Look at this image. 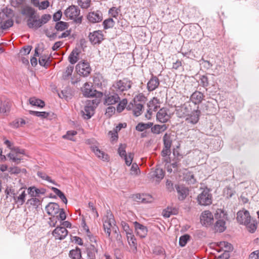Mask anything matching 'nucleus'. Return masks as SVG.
Segmentation results:
<instances>
[{
    "label": "nucleus",
    "mask_w": 259,
    "mask_h": 259,
    "mask_svg": "<svg viewBox=\"0 0 259 259\" xmlns=\"http://www.w3.org/2000/svg\"><path fill=\"white\" fill-rule=\"evenodd\" d=\"M51 18V16L50 14H44L40 18H39L38 14H37L35 16V18H33L31 20H26L27 25L29 28L37 30L49 22Z\"/></svg>",
    "instance_id": "obj_1"
},
{
    "label": "nucleus",
    "mask_w": 259,
    "mask_h": 259,
    "mask_svg": "<svg viewBox=\"0 0 259 259\" xmlns=\"http://www.w3.org/2000/svg\"><path fill=\"white\" fill-rule=\"evenodd\" d=\"M80 12L77 6L72 5L65 11L64 14L67 18L73 20L75 23L80 24L82 19V16H79Z\"/></svg>",
    "instance_id": "obj_2"
},
{
    "label": "nucleus",
    "mask_w": 259,
    "mask_h": 259,
    "mask_svg": "<svg viewBox=\"0 0 259 259\" xmlns=\"http://www.w3.org/2000/svg\"><path fill=\"white\" fill-rule=\"evenodd\" d=\"M132 81L127 78L117 80L113 84V87L118 93H122L130 89L132 87Z\"/></svg>",
    "instance_id": "obj_3"
},
{
    "label": "nucleus",
    "mask_w": 259,
    "mask_h": 259,
    "mask_svg": "<svg viewBox=\"0 0 259 259\" xmlns=\"http://www.w3.org/2000/svg\"><path fill=\"white\" fill-rule=\"evenodd\" d=\"M197 201L200 205H208L212 203V196L207 188L204 189L197 196Z\"/></svg>",
    "instance_id": "obj_4"
},
{
    "label": "nucleus",
    "mask_w": 259,
    "mask_h": 259,
    "mask_svg": "<svg viewBox=\"0 0 259 259\" xmlns=\"http://www.w3.org/2000/svg\"><path fill=\"white\" fill-rule=\"evenodd\" d=\"M76 71L80 76L87 77L91 72V68L88 62H79L76 66Z\"/></svg>",
    "instance_id": "obj_5"
},
{
    "label": "nucleus",
    "mask_w": 259,
    "mask_h": 259,
    "mask_svg": "<svg viewBox=\"0 0 259 259\" xmlns=\"http://www.w3.org/2000/svg\"><path fill=\"white\" fill-rule=\"evenodd\" d=\"M103 227L105 232L108 235V237H110L111 234V230L115 229V220L112 214L105 217L104 219Z\"/></svg>",
    "instance_id": "obj_6"
},
{
    "label": "nucleus",
    "mask_w": 259,
    "mask_h": 259,
    "mask_svg": "<svg viewBox=\"0 0 259 259\" xmlns=\"http://www.w3.org/2000/svg\"><path fill=\"white\" fill-rule=\"evenodd\" d=\"M82 92L83 95L86 97H102L103 94L100 92L97 91L95 90L92 89L91 86L88 82L84 84L83 87L82 89Z\"/></svg>",
    "instance_id": "obj_7"
},
{
    "label": "nucleus",
    "mask_w": 259,
    "mask_h": 259,
    "mask_svg": "<svg viewBox=\"0 0 259 259\" xmlns=\"http://www.w3.org/2000/svg\"><path fill=\"white\" fill-rule=\"evenodd\" d=\"M90 42L93 45L100 44L104 39V35L101 30L94 31L90 32L89 35Z\"/></svg>",
    "instance_id": "obj_8"
},
{
    "label": "nucleus",
    "mask_w": 259,
    "mask_h": 259,
    "mask_svg": "<svg viewBox=\"0 0 259 259\" xmlns=\"http://www.w3.org/2000/svg\"><path fill=\"white\" fill-rule=\"evenodd\" d=\"M87 19L91 23H99L103 20V14L99 10L90 12L87 15Z\"/></svg>",
    "instance_id": "obj_9"
},
{
    "label": "nucleus",
    "mask_w": 259,
    "mask_h": 259,
    "mask_svg": "<svg viewBox=\"0 0 259 259\" xmlns=\"http://www.w3.org/2000/svg\"><path fill=\"white\" fill-rule=\"evenodd\" d=\"M88 257L90 259H96L102 257L101 251H98L97 247L93 244L88 245L86 249Z\"/></svg>",
    "instance_id": "obj_10"
},
{
    "label": "nucleus",
    "mask_w": 259,
    "mask_h": 259,
    "mask_svg": "<svg viewBox=\"0 0 259 259\" xmlns=\"http://www.w3.org/2000/svg\"><path fill=\"white\" fill-rule=\"evenodd\" d=\"M219 245L221 247L224 248V252L219 256L218 259H229L230 257V252L233 249L232 244L227 242L222 241L220 242Z\"/></svg>",
    "instance_id": "obj_11"
},
{
    "label": "nucleus",
    "mask_w": 259,
    "mask_h": 259,
    "mask_svg": "<svg viewBox=\"0 0 259 259\" xmlns=\"http://www.w3.org/2000/svg\"><path fill=\"white\" fill-rule=\"evenodd\" d=\"M21 13L25 17L26 20L35 18V16L38 14L37 11L34 8L29 6L24 7L21 10Z\"/></svg>",
    "instance_id": "obj_12"
},
{
    "label": "nucleus",
    "mask_w": 259,
    "mask_h": 259,
    "mask_svg": "<svg viewBox=\"0 0 259 259\" xmlns=\"http://www.w3.org/2000/svg\"><path fill=\"white\" fill-rule=\"evenodd\" d=\"M191 107L189 103H185L181 106L178 107L176 109V114L180 118L187 117L191 111Z\"/></svg>",
    "instance_id": "obj_13"
},
{
    "label": "nucleus",
    "mask_w": 259,
    "mask_h": 259,
    "mask_svg": "<svg viewBox=\"0 0 259 259\" xmlns=\"http://www.w3.org/2000/svg\"><path fill=\"white\" fill-rule=\"evenodd\" d=\"M213 220V215L210 211L205 210L202 212L200 216V222L203 226L206 227L210 226Z\"/></svg>",
    "instance_id": "obj_14"
},
{
    "label": "nucleus",
    "mask_w": 259,
    "mask_h": 259,
    "mask_svg": "<svg viewBox=\"0 0 259 259\" xmlns=\"http://www.w3.org/2000/svg\"><path fill=\"white\" fill-rule=\"evenodd\" d=\"M237 220L241 225L247 224L250 221L251 217L248 210L239 211L237 213Z\"/></svg>",
    "instance_id": "obj_15"
},
{
    "label": "nucleus",
    "mask_w": 259,
    "mask_h": 259,
    "mask_svg": "<svg viewBox=\"0 0 259 259\" xmlns=\"http://www.w3.org/2000/svg\"><path fill=\"white\" fill-rule=\"evenodd\" d=\"M49 219L48 224L51 227H55L57 223L58 220L60 221H64L66 218V215L64 209L62 208L58 215H51Z\"/></svg>",
    "instance_id": "obj_16"
},
{
    "label": "nucleus",
    "mask_w": 259,
    "mask_h": 259,
    "mask_svg": "<svg viewBox=\"0 0 259 259\" xmlns=\"http://www.w3.org/2000/svg\"><path fill=\"white\" fill-rule=\"evenodd\" d=\"M68 233L65 227L57 226L52 232V235L56 239L63 240L67 236Z\"/></svg>",
    "instance_id": "obj_17"
},
{
    "label": "nucleus",
    "mask_w": 259,
    "mask_h": 259,
    "mask_svg": "<svg viewBox=\"0 0 259 259\" xmlns=\"http://www.w3.org/2000/svg\"><path fill=\"white\" fill-rule=\"evenodd\" d=\"M26 194L24 188L22 187L17 191V194L14 198V202L18 205H22L25 201Z\"/></svg>",
    "instance_id": "obj_18"
},
{
    "label": "nucleus",
    "mask_w": 259,
    "mask_h": 259,
    "mask_svg": "<svg viewBox=\"0 0 259 259\" xmlns=\"http://www.w3.org/2000/svg\"><path fill=\"white\" fill-rule=\"evenodd\" d=\"M120 100L119 95L117 93H109L105 95L104 104L112 105L118 103Z\"/></svg>",
    "instance_id": "obj_19"
},
{
    "label": "nucleus",
    "mask_w": 259,
    "mask_h": 259,
    "mask_svg": "<svg viewBox=\"0 0 259 259\" xmlns=\"http://www.w3.org/2000/svg\"><path fill=\"white\" fill-rule=\"evenodd\" d=\"M61 209L59 204L55 202H50L46 206V210L50 215H56L58 213H60Z\"/></svg>",
    "instance_id": "obj_20"
},
{
    "label": "nucleus",
    "mask_w": 259,
    "mask_h": 259,
    "mask_svg": "<svg viewBox=\"0 0 259 259\" xmlns=\"http://www.w3.org/2000/svg\"><path fill=\"white\" fill-rule=\"evenodd\" d=\"M200 113L201 112L198 108L196 110L193 111L190 114L189 113L186 118V121L188 123L195 124L199 121Z\"/></svg>",
    "instance_id": "obj_21"
},
{
    "label": "nucleus",
    "mask_w": 259,
    "mask_h": 259,
    "mask_svg": "<svg viewBox=\"0 0 259 259\" xmlns=\"http://www.w3.org/2000/svg\"><path fill=\"white\" fill-rule=\"evenodd\" d=\"M134 226L137 235L141 238H145L148 232L147 227L137 222L134 223Z\"/></svg>",
    "instance_id": "obj_22"
},
{
    "label": "nucleus",
    "mask_w": 259,
    "mask_h": 259,
    "mask_svg": "<svg viewBox=\"0 0 259 259\" xmlns=\"http://www.w3.org/2000/svg\"><path fill=\"white\" fill-rule=\"evenodd\" d=\"M160 81L158 78L156 76H154L152 74L147 84L148 91L149 92L154 91L158 87Z\"/></svg>",
    "instance_id": "obj_23"
},
{
    "label": "nucleus",
    "mask_w": 259,
    "mask_h": 259,
    "mask_svg": "<svg viewBox=\"0 0 259 259\" xmlns=\"http://www.w3.org/2000/svg\"><path fill=\"white\" fill-rule=\"evenodd\" d=\"M169 116L167 114L166 109L162 108L159 110L156 114L157 119L161 123H165L169 119Z\"/></svg>",
    "instance_id": "obj_24"
},
{
    "label": "nucleus",
    "mask_w": 259,
    "mask_h": 259,
    "mask_svg": "<svg viewBox=\"0 0 259 259\" xmlns=\"http://www.w3.org/2000/svg\"><path fill=\"white\" fill-rule=\"evenodd\" d=\"M151 179H155V181L159 182L164 176V172L161 168H157L152 171L150 174Z\"/></svg>",
    "instance_id": "obj_25"
},
{
    "label": "nucleus",
    "mask_w": 259,
    "mask_h": 259,
    "mask_svg": "<svg viewBox=\"0 0 259 259\" xmlns=\"http://www.w3.org/2000/svg\"><path fill=\"white\" fill-rule=\"evenodd\" d=\"M204 98L203 93L199 91L194 92L190 97V100L195 105L199 104Z\"/></svg>",
    "instance_id": "obj_26"
},
{
    "label": "nucleus",
    "mask_w": 259,
    "mask_h": 259,
    "mask_svg": "<svg viewBox=\"0 0 259 259\" xmlns=\"http://www.w3.org/2000/svg\"><path fill=\"white\" fill-rule=\"evenodd\" d=\"M46 191V189L44 188L38 189L34 186L30 187L27 189L28 194L34 197L39 196V194H44Z\"/></svg>",
    "instance_id": "obj_27"
},
{
    "label": "nucleus",
    "mask_w": 259,
    "mask_h": 259,
    "mask_svg": "<svg viewBox=\"0 0 259 259\" xmlns=\"http://www.w3.org/2000/svg\"><path fill=\"white\" fill-rule=\"evenodd\" d=\"M176 190L178 193V199L180 200H184L188 195V189L186 187L181 186H176Z\"/></svg>",
    "instance_id": "obj_28"
},
{
    "label": "nucleus",
    "mask_w": 259,
    "mask_h": 259,
    "mask_svg": "<svg viewBox=\"0 0 259 259\" xmlns=\"http://www.w3.org/2000/svg\"><path fill=\"white\" fill-rule=\"evenodd\" d=\"M95 109L94 107L86 104L84 108V110L81 111L84 118L86 119L91 118L94 114Z\"/></svg>",
    "instance_id": "obj_29"
},
{
    "label": "nucleus",
    "mask_w": 259,
    "mask_h": 259,
    "mask_svg": "<svg viewBox=\"0 0 259 259\" xmlns=\"http://www.w3.org/2000/svg\"><path fill=\"white\" fill-rule=\"evenodd\" d=\"M1 28L3 30H7L13 25L14 21L12 19L0 17Z\"/></svg>",
    "instance_id": "obj_30"
},
{
    "label": "nucleus",
    "mask_w": 259,
    "mask_h": 259,
    "mask_svg": "<svg viewBox=\"0 0 259 259\" xmlns=\"http://www.w3.org/2000/svg\"><path fill=\"white\" fill-rule=\"evenodd\" d=\"M91 149L96 155L99 158L102 159L104 161H106L108 159V155L105 154L103 151L100 150L97 146H92Z\"/></svg>",
    "instance_id": "obj_31"
},
{
    "label": "nucleus",
    "mask_w": 259,
    "mask_h": 259,
    "mask_svg": "<svg viewBox=\"0 0 259 259\" xmlns=\"http://www.w3.org/2000/svg\"><path fill=\"white\" fill-rule=\"evenodd\" d=\"M167 128V125L164 124L162 125L155 124L151 127V131L153 134L158 135L166 131Z\"/></svg>",
    "instance_id": "obj_32"
},
{
    "label": "nucleus",
    "mask_w": 259,
    "mask_h": 259,
    "mask_svg": "<svg viewBox=\"0 0 259 259\" xmlns=\"http://www.w3.org/2000/svg\"><path fill=\"white\" fill-rule=\"evenodd\" d=\"M226 222L223 220L219 219L215 223L214 229L217 232H223L226 229Z\"/></svg>",
    "instance_id": "obj_33"
},
{
    "label": "nucleus",
    "mask_w": 259,
    "mask_h": 259,
    "mask_svg": "<svg viewBox=\"0 0 259 259\" xmlns=\"http://www.w3.org/2000/svg\"><path fill=\"white\" fill-rule=\"evenodd\" d=\"M126 237L130 246L133 248L134 251L137 250V240L133 233L127 235Z\"/></svg>",
    "instance_id": "obj_34"
},
{
    "label": "nucleus",
    "mask_w": 259,
    "mask_h": 259,
    "mask_svg": "<svg viewBox=\"0 0 259 259\" xmlns=\"http://www.w3.org/2000/svg\"><path fill=\"white\" fill-rule=\"evenodd\" d=\"M79 52L77 49L75 48L71 53L69 56L68 59L69 62L72 64L76 63L78 60Z\"/></svg>",
    "instance_id": "obj_35"
},
{
    "label": "nucleus",
    "mask_w": 259,
    "mask_h": 259,
    "mask_svg": "<svg viewBox=\"0 0 259 259\" xmlns=\"http://www.w3.org/2000/svg\"><path fill=\"white\" fill-rule=\"evenodd\" d=\"M38 62L40 65L45 67L47 68L50 65L51 62V60L49 57H48L46 55L41 56L38 60Z\"/></svg>",
    "instance_id": "obj_36"
},
{
    "label": "nucleus",
    "mask_w": 259,
    "mask_h": 259,
    "mask_svg": "<svg viewBox=\"0 0 259 259\" xmlns=\"http://www.w3.org/2000/svg\"><path fill=\"white\" fill-rule=\"evenodd\" d=\"M29 103L34 106L42 108L45 106V102L39 99L36 98L35 97H31L29 100Z\"/></svg>",
    "instance_id": "obj_37"
},
{
    "label": "nucleus",
    "mask_w": 259,
    "mask_h": 259,
    "mask_svg": "<svg viewBox=\"0 0 259 259\" xmlns=\"http://www.w3.org/2000/svg\"><path fill=\"white\" fill-rule=\"evenodd\" d=\"M160 101L157 98H153L152 100L149 101L148 104V107L150 108V110H153L156 111L158 108H159Z\"/></svg>",
    "instance_id": "obj_38"
},
{
    "label": "nucleus",
    "mask_w": 259,
    "mask_h": 259,
    "mask_svg": "<svg viewBox=\"0 0 259 259\" xmlns=\"http://www.w3.org/2000/svg\"><path fill=\"white\" fill-rule=\"evenodd\" d=\"M153 123L152 122H149L148 123L140 122L136 126V130L139 132H143L144 130L150 128Z\"/></svg>",
    "instance_id": "obj_39"
},
{
    "label": "nucleus",
    "mask_w": 259,
    "mask_h": 259,
    "mask_svg": "<svg viewBox=\"0 0 259 259\" xmlns=\"http://www.w3.org/2000/svg\"><path fill=\"white\" fill-rule=\"evenodd\" d=\"M74 69V67L72 65H69L66 68L65 71L63 72L62 74V79L63 80H68L69 77L71 76L72 73L73 72Z\"/></svg>",
    "instance_id": "obj_40"
},
{
    "label": "nucleus",
    "mask_w": 259,
    "mask_h": 259,
    "mask_svg": "<svg viewBox=\"0 0 259 259\" xmlns=\"http://www.w3.org/2000/svg\"><path fill=\"white\" fill-rule=\"evenodd\" d=\"M257 225V223L255 220H251V219H250V221H249V223L244 225L246 226L249 232L253 233L256 229Z\"/></svg>",
    "instance_id": "obj_41"
},
{
    "label": "nucleus",
    "mask_w": 259,
    "mask_h": 259,
    "mask_svg": "<svg viewBox=\"0 0 259 259\" xmlns=\"http://www.w3.org/2000/svg\"><path fill=\"white\" fill-rule=\"evenodd\" d=\"M14 12L11 9L6 8L3 10L2 13H0V17L3 18L5 19L6 18H11L14 16Z\"/></svg>",
    "instance_id": "obj_42"
},
{
    "label": "nucleus",
    "mask_w": 259,
    "mask_h": 259,
    "mask_svg": "<svg viewBox=\"0 0 259 259\" xmlns=\"http://www.w3.org/2000/svg\"><path fill=\"white\" fill-rule=\"evenodd\" d=\"M29 112L31 115H35L41 118H48L51 114V113L50 112L35 111L32 110H29Z\"/></svg>",
    "instance_id": "obj_43"
},
{
    "label": "nucleus",
    "mask_w": 259,
    "mask_h": 259,
    "mask_svg": "<svg viewBox=\"0 0 259 259\" xmlns=\"http://www.w3.org/2000/svg\"><path fill=\"white\" fill-rule=\"evenodd\" d=\"M52 190L65 204L67 203V199L66 196L60 190L55 187H52Z\"/></svg>",
    "instance_id": "obj_44"
},
{
    "label": "nucleus",
    "mask_w": 259,
    "mask_h": 259,
    "mask_svg": "<svg viewBox=\"0 0 259 259\" xmlns=\"http://www.w3.org/2000/svg\"><path fill=\"white\" fill-rule=\"evenodd\" d=\"M69 256L71 259H80L81 257V250L79 248L70 251Z\"/></svg>",
    "instance_id": "obj_45"
},
{
    "label": "nucleus",
    "mask_w": 259,
    "mask_h": 259,
    "mask_svg": "<svg viewBox=\"0 0 259 259\" xmlns=\"http://www.w3.org/2000/svg\"><path fill=\"white\" fill-rule=\"evenodd\" d=\"M135 107H134L133 112L136 116H139L142 114V109L143 108V105L141 103H134Z\"/></svg>",
    "instance_id": "obj_46"
},
{
    "label": "nucleus",
    "mask_w": 259,
    "mask_h": 259,
    "mask_svg": "<svg viewBox=\"0 0 259 259\" xmlns=\"http://www.w3.org/2000/svg\"><path fill=\"white\" fill-rule=\"evenodd\" d=\"M115 24V22L112 18L105 19L103 22V27L105 29L112 28Z\"/></svg>",
    "instance_id": "obj_47"
},
{
    "label": "nucleus",
    "mask_w": 259,
    "mask_h": 259,
    "mask_svg": "<svg viewBox=\"0 0 259 259\" xmlns=\"http://www.w3.org/2000/svg\"><path fill=\"white\" fill-rule=\"evenodd\" d=\"M68 26V24L67 22L59 21L56 23L55 28L58 31H63L67 29Z\"/></svg>",
    "instance_id": "obj_48"
},
{
    "label": "nucleus",
    "mask_w": 259,
    "mask_h": 259,
    "mask_svg": "<svg viewBox=\"0 0 259 259\" xmlns=\"http://www.w3.org/2000/svg\"><path fill=\"white\" fill-rule=\"evenodd\" d=\"M163 141L164 146L171 147L172 144V140L171 139V136L170 134L165 133L163 137Z\"/></svg>",
    "instance_id": "obj_49"
},
{
    "label": "nucleus",
    "mask_w": 259,
    "mask_h": 259,
    "mask_svg": "<svg viewBox=\"0 0 259 259\" xmlns=\"http://www.w3.org/2000/svg\"><path fill=\"white\" fill-rule=\"evenodd\" d=\"M26 204H30L36 208L40 205V201L39 199L32 197V198L27 200Z\"/></svg>",
    "instance_id": "obj_50"
},
{
    "label": "nucleus",
    "mask_w": 259,
    "mask_h": 259,
    "mask_svg": "<svg viewBox=\"0 0 259 259\" xmlns=\"http://www.w3.org/2000/svg\"><path fill=\"white\" fill-rule=\"evenodd\" d=\"M77 3L82 9H87L90 7L91 0H77Z\"/></svg>",
    "instance_id": "obj_51"
},
{
    "label": "nucleus",
    "mask_w": 259,
    "mask_h": 259,
    "mask_svg": "<svg viewBox=\"0 0 259 259\" xmlns=\"http://www.w3.org/2000/svg\"><path fill=\"white\" fill-rule=\"evenodd\" d=\"M37 175L39 178H41L42 180H45L49 182L50 183H51L54 185H56L55 182L54 180H52L51 177L48 176L45 173H44L41 171H38Z\"/></svg>",
    "instance_id": "obj_52"
},
{
    "label": "nucleus",
    "mask_w": 259,
    "mask_h": 259,
    "mask_svg": "<svg viewBox=\"0 0 259 259\" xmlns=\"http://www.w3.org/2000/svg\"><path fill=\"white\" fill-rule=\"evenodd\" d=\"M127 103V100L126 99H123L121 101H119L117 106V111L118 112H122L124 110Z\"/></svg>",
    "instance_id": "obj_53"
},
{
    "label": "nucleus",
    "mask_w": 259,
    "mask_h": 259,
    "mask_svg": "<svg viewBox=\"0 0 259 259\" xmlns=\"http://www.w3.org/2000/svg\"><path fill=\"white\" fill-rule=\"evenodd\" d=\"M190 235L188 234L182 236L179 239V245L182 247L185 246L188 241L190 239Z\"/></svg>",
    "instance_id": "obj_54"
},
{
    "label": "nucleus",
    "mask_w": 259,
    "mask_h": 259,
    "mask_svg": "<svg viewBox=\"0 0 259 259\" xmlns=\"http://www.w3.org/2000/svg\"><path fill=\"white\" fill-rule=\"evenodd\" d=\"M200 85L206 88L209 85V81L208 77L205 75H201L199 78Z\"/></svg>",
    "instance_id": "obj_55"
},
{
    "label": "nucleus",
    "mask_w": 259,
    "mask_h": 259,
    "mask_svg": "<svg viewBox=\"0 0 259 259\" xmlns=\"http://www.w3.org/2000/svg\"><path fill=\"white\" fill-rule=\"evenodd\" d=\"M134 153L131 152L123 158L125 160V164L127 166H130L132 164V162L134 158Z\"/></svg>",
    "instance_id": "obj_56"
},
{
    "label": "nucleus",
    "mask_w": 259,
    "mask_h": 259,
    "mask_svg": "<svg viewBox=\"0 0 259 259\" xmlns=\"http://www.w3.org/2000/svg\"><path fill=\"white\" fill-rule=\"evenodd\" d=\"M77 134V132L75 131H69L67 132L66 134L63 136V138L66 139L71 141H74L73 137Z\"/></svg>",
    "instance_id": "obj_57"
},
{
    "label": "nucleus",
    "mask_w": 259,
    "mask_h": 259,
    "mask_svg": "<svg viewBox=\"0 0 259 259\" xmlns=\"http://www.w3.org/2000/svg\"><path fill=\"white\" fill-rule=\"evenodd\" d=\"M153 200L154 199L151 195L144 194V196H143V198L142 199V203H152L153 201Z\"/></svg>",
    "instance_id": "obj_58"
},
{
    "label": "nucleus",
    "mask_w": 259,
    "mask_h": 259,
    "mask_svg": "<svg viewBox=\"0 0 259 259\" xmlns=\"http://www.w3.org/2000/svg\"><path fill=\"white\" fill-rule=\"evenodd\" d=\"M121 225L124 231L125 232L126 235L133 233L132 230L130 228L129 225L127 223L125 222H121Z\"/></svg>",
    "instance_id": "obj_59"
},
{
    "label": "nucleus",
    "mask_w": 259,
    "mask_h": 259,
    "mask_svg": "<svg viewBox=\"0 0 259 259\" xmlns=\"http://www.w3.org/2000/svg\"><path fill=\"white\" fill-rule=\"evenodd\" d=\"M125 149V145L122 144H120L118 149V153L121 158H123L127 155Z\"/></svg>",
    "instance_id": "obj_60"
},
{
    "label": "nucleus",
    "mask_w": 259,
    "mask_h": 259,
    "mask_svg": "<svg viewBox=\"0 0 259 259\" xmlns=\"http://www.w3.org/2000/svg\"><path fill=\"white\" fill-rule=\"evenodd\" d=\"M99 98H100L96 97L95 99L92 100H88L87 104L91 105L92 107H94V108H96L100 103V100Z\"/></svg>",
    "instance_id": "obj_61"
},
{
    "label": "nucleus",
    "mask_w": 259,
    "mask_h": 259,
    "mask_svg": "<svg viewBox=\"0 0 259 259\" xmlns=\"http://www.w3.org/2000/svg\"><path fill=\"white\" fill-rule=\"evenodd\" d=\"M5 192L7 195V197H8L9 195L13 197V199L15 195L17 194V192H16L14 189H13L12 187L7 188L5 190Z\"/></svg>",
    "instance_id": "obj_62"
},
{
    "label": "nucleus",
    "mask_w": 259,
    "mask_h": 259,
    "mask_svg": "<svg viewBox=\"0 0 259 259\" xmlns=\"http://www.w3.org/2000/svg\"><path fill=\"white\" fill-rule=\"evenodd\" d=\"M7 156L10 158V159L12 160L16 164L20 163L21 160L22 159V158L21 157H17L16 156H15V155L12 153H9Z\"/></svg>",
    "instance_id": "obj_63"
},
{
    "label": "nucleus",
    "mask_w": 259,
    "mask_h": 259,
    "mask_svg": "<svg viewBox=\"0 0 259 259\" xmlns=\"http://www.w3.org/2000/svg\"><path fill=\"white\" fill-rule=\"evenodd\" d=\"M119 10L115 7L111 8L108 11L109 14L113 18H116L118 15Z\"/></svg>",
    "instance_id": "obj_64"
}]
</instances>
